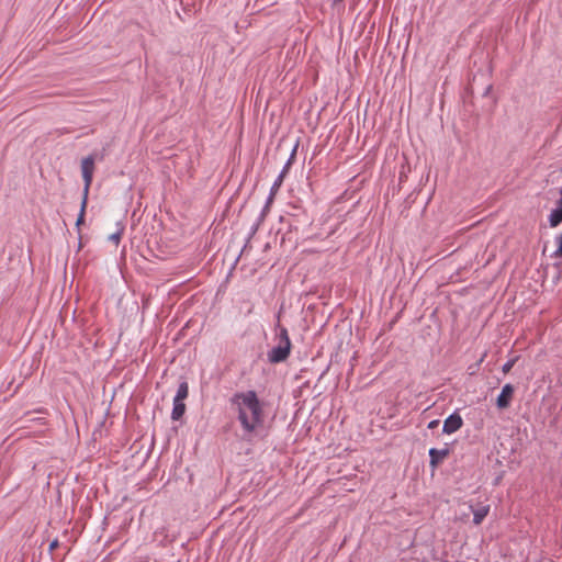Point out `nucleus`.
I'll return each instance as SVG.
<instances>
[{"mask_svg":"<svg viewBox=\"0 0 562 562\" xmlns=\"http://www.w3.org/2000/svg\"><path fill=\"white\" fill-rule=\"evenodd\" d=\"M231 402L238 413V420L246 434H252L262 426L263 409L255 391L236 393Z\"/></svg>","mask_w":562,"mask_h":562,"instance_id":"f257e3e1","label":"nucleus"},{"mask_svg":"<svg viewBox=\"0 0 562 562\" xmlns=\"http://www.w3.org/2000/svg\"><path fill=\"white\" fill-rule=\"evenodd\" d=\"M94 161H95L94 155H89L81 160V173H82V179H83L85 186H83L80 212H79V215H78V218L76 222V226H80L85 222L86 207H87V203H88V194H89V189L91 187L92 179H93V172H94Z\"/></svg>","mask_w":562,"mask_h":562,"instance_id":"f03ea898","label":"nucleus"},{"mask_svg":"<svg viewBox=\"0 0 562 562\" xmlns=\"http://www.w3.org/2000/svg\"><path fill=\"white\" fill-rule=\"evenodd\" d=\"M291 350V341L286 328L279 333V344L268 352V360L271 363H280L288 359Z\"/></svg>","mask_w":562,"mask_h":562,"instance_id":"7ed1b4c3","label":"nucleus"},{"mask_svg":"<svg viewBox=\"0 0 562 562\" xmlns=\"http://www.w3.org/2000/svg\"><path fill=\"white\" fill-rule=\"evenodd\" d=\"M515 387L514 385L507 383L503 386L501 394L496 398V406L499 409H506L509 407L513 396H514Z\"/></svg>","mask_w":562,"mask_h":562,"instance_id":"20e7f679","label":"nucleus"},{"mask_svg":"<svg viewBox=\"0 0 562 562\" xmlns=\"http://www.w3.org/2000/svg\"><path fill=\"white\" fill-rule=\"evenodd\" d=\"M462 425V417L458 413H453L445 420L442 431L450 435L459 430Z\"/></svg>","mask_w":562,"mask_h":562,"instance_id":"39448f33","label":"nucleus"},{"mask_svg":"<svg viewBox=\"0 0 562 562\" xmlns=\"http://www.w3.org/2000/svg\"><path fill=\"white\" fill-rule=\"evenodd\" d=\"M448 454H449L448 448H445V449L431 448L429 450L430 467L432 469H436L448 457Z\"/></svg>","mask_w":562,"mask_h":562,"instance_id":"423d86ee","label":"nucleus"},{"mask_svg":"<svg viewBox=\"0 0 562 562\" xmlns=\"http://www.w3.org/2000/svg\"><path fill=\"white\" fill-rule=\"evenodd\" d=\"M558 207L552 210L549 215V224L551 227H557L562 223V201L559 199Z\"/></svg>","mask_w":562,"mask_h":562,"instance_id":"0eeeda50","label":"nucleus"},{"mask_svg":"<svg viewBox=\"0 0 562 562\" xmlns=\"http://www.w3.org/2000/svg\"><path fill=\"white\" fill-rule=\"evenodd\" d=\"M470 508L473 513V522L475 525H480L483 521V519L487 516L490 510V506H482L477 509H473V506L470 505Z\"/></svg>","mask_w":562,"mask_h":562,"instance_id":"6e6552de","label":"nucleus"},{"mask_svg":"<svg viewBox=\"0 0 562 562\" xmlns=\"http://www.w3.org/2000/svg\"><path fill=\"white\" fill-rule=\"evenodd\" d=\"M186 412V404L183 402H175L173 401V408L171 412V418L173 420H179Z\"/></svg>","mask_w":562,"mask_h":562,"instance_id":"1a4fd4ad","label":"nucleus"},{"mask_svg":"<svg viewBox=\"0 0 562 562\" xmlns=\"http://www.w3.org/2000/svg\"><path fill=\"white\" fill-rule=\"evenodd\" d=\"M189 394V385L186 381L181 382L178 386L177 394L175 396V402H183Z\"/></svg>","mask_w":562,"mask_h":562,"instance_id":"9d476101","label":"nucleus"},{"mask_svg":"<svg viewBox=\"0 0 562 562\" xmlns=\"http://www.w3.org/2000/svg\"><path fill=\"white\" fill-rule=\"evenodd\" d=\"M285 172H286V167H284V169L281 171V173L278 176V178L276 179V181L273 182L272 184V188H271V195H270V199L269 201L272 200V196L273 194L279 190V188L281 187L282 182H283V178L285 176Z\"/></svg>","mask_w":562,"mask_h":562,"instance_id":"9b49d317","label":"nucleus"},{"mask_svg":"<svg viewBox=\"0 0 562 562\" xmlns=\"http://www.w3.org/2000/svg\"><path fill=\"white\" fill-rule=\"evenodd\" d=\"M558 248L553 254L555 258H562V233L557 237Z\"/></svg>","mask_w":562,"mask_h":562,"instance_id":"f8f14e48","label":"nucleus"},{"mask_svg":"<svg viewBox=\"0 0 562 562\" xmlns=\"http://www.w3.org/2000/svg\"><path fill=\"white\" fill-rule=\"evenodd\" d=\"M517 359H518V358H517V357H515V358H513V359L508 360L506 363H504V366H503V368H502L503 373L507 374V373L512 370V368L514 367V364L516 363Z\"/></svg>","mask_w":562,"mask_h":562,"instance_id":"ddd939ff","label":"nucleus"},{"mask_svg":"<svg viewBox=\"0 0 562 562\" xmlns=\"http://www.w3.org/2000/svg\"><path fill=\"white\" fill-rule=\"evenodd\" d=\"M121 236H122V231H119L114 234H111L109 236V240L113 241L115 245H117L121 240Z\"/></svg>","mask_w":562,"mask_h":562,"instance_id":"4468645a","label":"nucleus"},{"mask_svg":"<svg viewBox=\"0 0 562 562\" xmlns=\"http://www.w3.org/2000/svg\"><path fill=\"white\" fill-rule=\"evenodd\" d=\"M58 546H59L58 540H57V539L53 540V541L50 542V544H49V551H50V552H52V551H54L56 548H58Z\"/></svg>","mask_w":562,"mask_h":562,"instance_id":"2eb2a0df","label":"nucleus"},{"mask_svg":"<svg viewBox=\"0 0 562 562\" xmlns=\"http://www.w3.org/2000/svg\"><path fill=\"white\" fill-rule=\"evenodd\" d=\"M439 425V420L438 419H435V420H431L429 424H428V428L429 429H435L436 427H438Z\"/></svg>","mask_w":562,"mask_h":562,"instance_id":"dca6fc26","label":"nucleus"},{"mask_svg":"<svg viewBox=\"0 0 562 562\" xmlns=\"http://www.w3.org/2000/svg\"><path fill=\"white\" fill-rule=\"evenodd\" d=\"M373 29H374V24L371 26V30L369 31V34H372Z\"/></svg>","mask_w":562,"mask_h":562,"instance_id":"f3484780","label":"nucleus"},{"mask_svg":"<svg viewBox=\"0 0 562 562\" xmlns=\"http://www.w3.org/2000/svg\"><path fill=\"white\" fill-rule=\"evenodd\" d=\"M560 194H561V199L560 200L562 201V187H561V190H560Z\"/></svg>","mask_w":562,"mask_h":562,"instance_id":"a211bd4d","label":"nucleus"}]
</instances>
